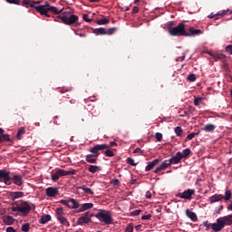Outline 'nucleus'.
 Here are the masks:
<instances>
[{
  "label": "nucleus",
  "mask_w": 232,
  "mask_h": 232,
  "mask_svg": "<svg viewBox=\"0 0 232 232\" xmlns=\"http://www.w3.org/2000/svg\"><path fill=\"white\" fill-rule=\"evenodd\" d=\"M93 208V203H84L80 208V213L82 211H86V209H92Z\"/></svg>",
  "instance_id": "obj_29"
},
{
  "label": "nucleus",
  "mask_w": 232,
  "mask_h": 232,
  "mask_svg": "<svg viewBox=\"0 0 232 232\" xmlns=\"http://www.w3.org/2000/svg\"><path fill=\"white\" fill-rule=\"evenodd\" d=\"M77 170H64L63 169H57L54 173L51 175V179L53 182H57L61 177H72V175H75Z\"/></svg>",
  "instance_id": "obj_5"
},
{
  "label": "nucleus",
  "mask_w": 232,
  "mask_h": 232,
  "mask_svg": "<svg viewBox=\"0 0 232 232\" xmlns=\"http://www.w3.org/2000/svg\"><path fill=\"white\" fill-rule=\"evenodd\" d=\"M50 6L52 8H54L55 11H53V9H47L46 14H41V15H45V17H50V14H48V12H53V14H55L56 15L59 14H62V15L58 16V19H61V21H63V24H67L68 26H73V24H75V23L79 21V16L75 14H72V9H70V7L64 10V8L58 9L55 6H52V5Z\"/></svg>",
  "instance_id": "obj_1"
},
{
  "label": "nucleus",
  "mask_w": 232,
  "mask_h": 232,
  "mask_svg": "<svg viewBox=\"0 0 232 232\" xmlns=\"http://www.w3.org/2000/svg\"><path fill=\"white\" fill-rule=\"evenodd\" d=\"M169 163L171 164H179L180 160H182V152L179 151L173 156L171 159L168 160Z\"/></svg>",
  "instance_id": "obj_19"
},
{
  "label": "nucleus",
  "mask_w": 232,
  "mask_h": 232,
  "mask_svg": "<svg viewBox=\"0 0 232 232\" xmlns=\"http://www.w3.org/2000/svg\"><path fill=\"white\" fill-rule=\"evenodd\" d=\"M86 162H89V164H95L97 162V158L93 154H88L85 157Z\"/></svg>",
  "instance_id": "obj_26"
},
{
  "label": "nucleus",
  "mask_w": 232,
  "mask_h": 232,
  "mask_svg": "<svg viewBox=\"0 0 232 232\" xmlns=\"http://www.w3.org/2000/svg\"><path fill=\"white\" fill-rule=\"evenodd\" d=\"M109 146V150H110V148H113V146H117V142H115V141H111L110 142V145H108Z\"/></svg>",
  "instance_id": "obj_61"
},
{
  "label": "nucleus",
  "mask_w": 232,
  "mask_h": 232,
  "mask_svg": "<svg viewBox=\"0 0 232 232\" xmlns=\"http://www.w3.org/2000/svg\"><path fill=\"white\" fill-rule=\"evenodd\" d=\"M14 205L16 206V207L11 208L12 211H19V212H20L19 201H15V202L14 203Z\"/></svg>",
  "instance_id": "obj_46"
},
{
  "label": "nucleus",
  "mask_w": 232,
  "mask_h": 232,
  "mask_svg": "<svg viewBox=\"0 0 232 232\" xmlns=\"http://www.w3.org/2000/svg\"><path fill=\"white\" fill-rule=\"evenodd\" d=\"M95 217L93 213L92 212H85L84 214L82 215L77 220V225L78 226H84V224H90L92 222V218Z\"/></svg>",
  "instance_id": "obj_11"
},
{
  "label": "nucleus",
  "mask_w": 232,
  "mask_h": 232,
  "mask_svg": "<svg viewBox=\"0 0 232 232\" xmlns=\"http://www.w3.org/2000/svg\"><path fill=\"white\" fill-rule=\"evenodd\" d=\"M200 182H202V179H198L195 182V186H197V188H202V184H200Z\"/></svg>",
  "instance_id": "obj_50"
},
{
  "label": "nucleus",
  "mask_w": 232,
  "mask_h": 232,
  "mask_svg": "<svg viewBox=\"0 0 232 232\" xmlns=\"http://www.w3.org/2000/svg\"><path fill=\"white\" fill-rule=\"evenodd\" d=\"M132 14H139V6H134L133 7Z\"/></svg>",
  "instance_id": "obj_60"
},
{
  "label": "nucleus",
  "mask_w": 232,
  "mask_h": 232,
  "mask_svg": "<svg viewBox=\"0 0 232 232\" xmlns=\"http://www.w3.org/2000/svg\"><path fill=\"white\" fill-rule=\"evenodd\" d=\"M218 222V225H216V227L219 228V231L226 227V226H232V214L221 217L216 220Z\"/></svg>",
  "instance_id": "obj_7"
},
{
  "label": "nucleus",
  "mask_w": 232,
  "mask_h": 232,
  "mask_svg": "<svg viewBox=\"0 0 232 232\" xmlns=\"http://www.w3.org/2000/svg\"><path fill=\"white\" fill-rule=\"evenodd\" d=\"M50 220H52V216L45 215V216L41 217L39 223L40 224H48V222H50Z\"/></svg>",
  "instance_id": "obj_28"
},
{
  "label": "nucleus",
  "mask_w": 232,
  "mask_h": 232,
  "mask_svg": "<svg viewBox=\"0 0 232 232\" xmlns=\"http://www.w3.org/2000/svg\"><path fill=\"white\" fill-rule=\"evenodd\" d=\"M11 182H13V184H14V186H18L19 188H21V186H23L24 181H23V176L19 175V174H12L11 176Z\"/></svg>",
  "instance_id": "obj_16"
},
{
  "label": "nucleus",
  "mask_w": 232,
  "mask_h": 232,
  "mask_svg": "<svg viewBox=\"0 0 232 232\" xmlns=\"http://www.w3.org/2000/svg\"><path fill=\"white\" fill-rule=\"evenodd\" d=\"M223 68L224 70H226L227 72H229V66L227 65V63L226 62L223 63Z\"/></svg>",
  "instance_id": "obj_58"
},
{
  "label": "nucleus",
  "mask_w": 232,
  "mask_h": 232,
  "mask_svg": "<svg viewBox=\"0 0 232 232\" xmlns=\"http://www.w3.org/2000/svg\"><path fill=\"white\" fill-rule=\"evenodd\" d=\"M95 23H97V24H100V25L108 24V23H110V20H108L107 18H102L101 20L95 21Z\"/></svg>",
  "instance_id": "obj_36"
},
{
  "label": "nucleus",
  "mask_w": 232,
  "mask_h": 232,
  "mask_svg": "<svg viewBox=\"0 0 232 232\" xmlns=\"http://www.w3.org/2000/svg\"><path fill=\"white\" fill-rule=\"evenodd\" d=\"M59 195V188L49 187L46 188V197H57Z\"/></svg>",
  "instance_id": "obj_18"
},
{
  "label": "nucleus",
  "mask_w": 232,
  "mask_h": 232,
  "mask_svg": "<svg viewBox=\"0 0 232 232\" xmlns=\"http://www.w3.org/2000/svg\"><path fill=\"white\" fill-rule=\"evenodd\" d=\"M168 29L169 30V28H171L173 26V22H169L168 24Z\"/></svg>",
  "instance_id": "obj_63"
},
{
  "label": "nucleus",
  "mask_w": 232,
  "mask_h": 232,
  "mask_svg": "<svg viewBox=\"0 0 232 232\" xmlns=\"http://www.w3.org/2000/svg\"><path fill=\"white\" fill-rule=\"evenodd\" d=\"M145 197H146V198H151V192L147 191Z\"/></svg>",
  "instance_id": "obj_62"
},
{
  "label": "nucleus",
  "mask_w": 232,
  "mask_h": 232,
  "mask_svg": "<svg viewBox=\"0 0 232 232\" xmlns=\"http://www.w3.org/2000/svg\"><path fill=\"white\" fill-rule=\"evenodd\" d=\"M18 208L20 209V213H22L24 217H26V215L32 211V207L26 201H19Z\"/></svg>",
  "instance_id": "obj_13"
},
{
  "label": "nucleus",
  "mask_w": 232,
  "mask_h": 232,
  "mask_svg": "<svg viewBox=\"0 0 232 232\" xmlns=\"http://www.w3.org/2000/svg\"><path fill=\"white\" fill-rule=\"evenodd\" d=\"M3 220L6 226H12L15 222V219L12 216H5Z\"/></svg>",
  "instance_id": "obj_27"
},
{
  "label": "nucleus",
  "mask_w": 232,
  "mask_h": 232,
  "mask_svg": "<svg viewBox=\"0 0 232 232\" xmlns=\"http://www.w3.org/2000/svg\"><path fill=\"white\" fill-rule=\"evenodd\" d=\"M175 133L178 137H182V133H183L182 127H179V126L176 127Z\"/></svg>",
  "instance_id": "obj_37"
},
{
  "label": "nucleus",
  "mask_w": 232,
  "mask_h": 232,
  "mask_svg": "<svg viewBox=\"0 0 232 232\" xmlns=\"http://www.w3.org/2000/svg\"><path fill=\"white\" fill-rule=\"evenodd\" d=\"M217 127L214 125V124H207V125H205L201 130H203V131H207V132H208V133H211V132H213V131H215V129H216Z\"/></svg>",
  "instance_id": "obj_24"
},
{
  "label": "nucleus",
  "mask_w": 232,
  "mask_h": 232,
  "mask_svg": "<svg viewBox=\"0 0 232 232\" xmlns=\"http://www.w3.org/2000/svg\"><path fill=\"white\" fill-rule=\"evenodd\" d=\"M21 5L26 8H28V6H31V8H35L39 14H46L47 9L53 10V12L56 10L54 7H51L48 2H46L44 5H42L40 1L32 2L30 0H22Z\"/></svg>",
  "instance_id": "obj_3"
},
{
  "label": "nucleus",
  "mask_w": 232,
  "mask_h": 232,
  "mask_svg": "<svg viewBox=\"0 0 232 232\" xmlns=\"http://www.w3.org/2000/svg\"><path fill=\"white\" fill-rule=\"evenodd\" d=\"M208 54L213 57V59H217V61H226L227 56L224 53H208Z\"/></svg>",
  "instance_id": "obj_22"
},
{
  "label": "nucleus",
  "mask_w": 232,
  "mask_h": 232,
  "mask_svg": "<svg viewBox=\"0 0 232 232\" xmlns=\"http://www.w3.org/2000/svg\"><path fill=\"white\" fill-rule=\"evenodd\" d=\"M169 166H171L169 163V160H165L160 166L156 168V169L154 170V173H159L160 171H163L164 169H168Z\"/></svg>",
  "instance_id": "obj_17"
},
{
  "label": "nucleus",
  "mask_w": 232,
  "mask_h": 232,
  "mask_svg": "<svg viewBox=\"0 0 232 232\" xmlns=\"http://www.w3.org/2000/svg\"><path fill=\"white\" fill-rule=\"evenodd\" d=\"M229 10H224L222 13L218 14L219 17H224V15H227Z\"/></svg>",
  "instance_id": "obj_53"
},
{
  "label": "nucleus",
  "mask_w": 232,
  "mask_h": 232,
  "mask_svg": "<svg viewBox=\"0 0 232 232\" xmlns=\"http://www.w3.org/2000/svg\"><path fill=\"white\" fill-rule=\"evenodd\" d=\"M111 184L112 186H120L121 181H119V179H112V180L111 181Z\"/></svg>",
  "instance_id": "obj_49"
},
{
  "label": "nucleus",
  "mask_w": 232,
  "mask_h": 232,
  "mask_svg": "<svg viewBox=\"0 0 232 232\" xmlns=\"http://www.w3.org/2000/svg\"><path fill=\"white\" fill-rule=\"evenodd\" d=\"M9 5H21V0H5Z\"/></svg>",
  "instance_id": "obj_41"
},
{
  "label": "nucleus",
  "mask_w": 232,
  "mask_h": 232,
  "mask_svg": "<svg viewBox=\"0 0 232 232\" xmlns=\"http://www.w3.org/2000/svg\"><path fill=\"white\" fill-rule=\"evenodd\" d=\"M82 19H83V21H86V23H95V20H93L92 18L90 19L88 17V14H83Z\"/></svg>",
  "instance_id": "obj_44"
},
{
  "label": "nucleus",
  "mask_w": 232,
  "mask_h": 232,
  "mask_svg": "<svg viewBox=\"0 0 232 232\" xmlns=\"http://www.w3.org/2000/svg\"><path fill=\"white\" fill-rule=\"evenodd\" d=\"M80 189H82V191H84V193H87L88 195H93V190H92V188H86V186L81 187Z\"/></svg>",
  "instance_id": "obj_35"
},
{
  "label": "nucleus",
  "mask_w": 232,
  "mask_h": 232,
  "mask_svg": "<svg viewBox=\"0 0 232 232\" xmlns=\"http://www.w3.org/2000/svg\"><path fill=\"white\" fill-rule=\"evenodd\" d=\"M202 226L206 227V231H209V229H212L213 232H220V228H218L217 226H218V221L216 223H209V221H204L202 223Z\"/></svg>",
  "instance_id": "obj_15"
},
{
  "label": "nucleus",
  "mask_w": 232,
  "mask_h": 232,
  "mask_svg": "<svg viewBox=\"0 0 232 232\" xmlns=\"http://www.w3.org/2000/svg\"><path fill=\"white\" fill-rule=\"evenodd\" d=\"M141 227H142V225H138V226L135 227V229L137 231H139V229H140Z\"/></svg>",
  "instance_id": "obj_64"
},
{
  "label": "nucleus",
  "mask_w": 232,
  "mask_h": 232,
  "mask_svg": "<svg viewBox=\"0 0 232 232\" xmlns=\"http://www.w3.org/2000/svg\"><path fill=\"white\" fill-rule=\"evenodd\" d=\"M186 215L193 222H197V220H198V218H197V214L189 209L186 210Z\"/></svg>",
  "instance_id": "obj_23"
},
{
  "label": "nucleus",
  "mask_w": 232,
  "mask_h": 232,
  "mask_svg": "<svg viewBox=\"0 0 232 232\" xmlns=\"http://www.w3.org/2000/svg\"><path fill=\"white\" fill-rule=\"evenodd\" d=\"M220 200H224V195L222 194H215L209 198L210 204H215V202H220Z\"/></svg>",
  "instance_id": "obj_20"
},
{
  "label": "nucleus",
  "mask_w": 232,
  "mask_h": 232,
  "mask_svg": "<svg viewBox=\"0 0 232 232\" xmlns=\"http://www.w3.org/2000/svg\"><path fill=\"white\" fill-rule=\"evenodd\" d=\"M88 171H90V173H97V171H101V167L97 165H90Z\"/></svg>",
  "instance_id": "obj_30"
},
{
  "label": "nucleus",
  "mask_w": 232,
  "mask_h": 232,
  "mask_svg": "<svg viewBox=\"0 0 232 232\" xmlns=\"http://www.w3.org/2000/svg\"><path fill=\"white\" fill-rule=\"evenodd\" d=\"M208 18H209V19H218V14H209V15H208Z\"/></svg>",
  "instance_id": "obj_57"
},
{
  "label": "nucleus",
  "mask_w": 232,
  "mask_h": 232,
  "mask_svg": "<svg viewBox=\"0 0 232 232\" xmlns=\"http://www.w3.org/2000/svg\"><path fill=\"white\" fill-rule=\"evenodd\" d=\"M158 162H160V160L156 159L152 161H150L145 168V171H151V169H154V167L157 165Z\"/></svg>",
  "instance_id": "obj_21"
},
{
  "label": "nucleus",
  "mask_w": 232,
  "mask_h": 232,
  "mask_svg": "<svg viewBox=\"0 0 232 232\" xmlns=\"http://www.w3.org/2000/svg\"><path fill=\"white\" fill-rule=\"evenodd\" d=\"M125 232H133V223L127 225Z\"/></svg>",
  "instance_id": "obj_47"
},
{
  "label": "nucleus",
  "mask_w": 232,
  "mask_h": 232,
  "mask_svg": "<svg viewBox=\"0 0 232 232\" xmlns=\"http://www.w3.org/2000/svg\"><path fill=\"white\" fill-rule=\"evenodd\" d=\"M106 150L103 152L105 157H115V153L111 151L110 149H105Z\"/></svg>",
  "instance_id": "obj_39"
},
{
  "label": "nucleus",
  "mask_w": 232,
  "mask_h": 232,
  "mask_svg": "<svg viewBox=\"0 0 232 232\" xmlns=\"http://www.w3.org/2000/svg\"><path fill=\"white\" fill-rule=\"evenodd\" d=\"M156 140H158V142H160V140H162V133L160 132H157L155 134Z\"/></svg>",
  "instance_id": "obj_48"
},
{
  "label": "nucleus",
  "mask_w": 232,
  "mask_h": 232,
  "mask_svg": "<svg viewBox=\"0 0 232 232\" xmlns=\"http://www.w3.org/2000/svg\"><path fill=\"white\" fill-rule=\"evenodd\" d=\"M151 218V214L144 215L141 217V220H150Z\"/></svg>",
  "instance_id": "obj_51"
},
{
  "label": "nucleus",
  "mask_w": 232,
  "mask_h": 232,
  "mask_svg": "<svg viewBox=\"0 0 232 232\" xmlns=\"http://www.w3.org/2000/svg\"><path fill=\"white\" fill-rule=\"evenodd\" d=\"M104 150H110V146H108V144H97L91 148L89 151L93 154L95 159H97L99 155H101V151L102 153H104Z\"/></svg>",
  "instance_id": "obj_8"
},
{
  "label": "nucleus",
  "mask_w": 232,
  "mask_h": 232,
  "mask_svg": "<svg viewBox=\"0 0 232 232\" xmlns=\"http://www.w3.org/2000/svg\"><path fill=\"white\" fill-rule=\"evenodd\" d=\"M6 232H17V230H15V228H14V227H8L5 229Z\"/></svg>",
  "instance_id": "obj_55"
},
{
  "label": "nucleus",
  "mask_w": 232,
  "mask_h": 232,
  "mask_svg": "<svg viewBox=\"0 0 232 232\" xmlns=\"http://www.w3.org/2000/svg\"><path fill=\"white\" fill-rule=\"evenodd\" d=\"M12 172L6 169H0V182H4L5 186H12L11 176Z\"/></svg>",
  "instance_id": "obj_9"
},
{
  "label": "nucleus",
  "mask_w": 232,
  "mask_h": 232,
  "mask_svg": "<svg viewBox=\"0 0 232 232\" xmlns=\"http://www.w3.org/2000/svg\"><path fill=\"white\" fill-rule=\"evenodd\" d=\"M24 133H26V130L24 129V127H22L20 130H18V132L16 134V139L18 140H21V139H23V135H24Z\"/></svg>",
  "instance_id": "obj_32"
},
{
  "label": "nucleus",
  "mask_w": 232,
  "mask_h": 232,
  "mask_svg": "<svg viewBox=\"0 0 232 232\" xmlns=\"http://www.w3.org/2000/svg\"><path fill=\"white\" fill-rule=\"evenodd\" d=\"M12 200H15V198H21L22 197H24V192L21 191H15L10 193Z\"/></svg>",
  "instance_id": "obj_25"
},
{
  "label": "nucleus",
  "mask_w": 232,
  "mask_h": 232,
  "mask_svg": "<svg viewBox=\"0 0 232 232\" xmlns=\"http://www.w3.org/2000/svg\"><path fill=\"white\" fill-rule=\"evenodd\" d=\"M133 153H144V150H141L140 148H136Z\"/></svg>",
  "instance_id": "obj_56"
},
{
  "label": "nucleus",
  "mask_w": 232,
  "mask_h": 232,
  "mask_svg": "<svg viewBox=\"0 0 232 232\" xmlns=\"http://www.w3.org/2000/svg\"><path fill=\"white\" fill-rule=\"evenodd\" d=\"M191 153V150L189 149H185L183 150V152L181 153V159H188Z\"/></svg>",
  "instance_id": "obj_34"
},
{
  "label": "nucleus",
  "mask_w": 232,
  "mask_h": 232,
  "mask_svg": "<svg viewBox=\"0 0 232 232\" xmlns=\"http://www.w3.org/2000/svg\"><path fill=\"white\" fill-rule=\"evenodd\" d=\"M10 135L8 134H2L0 135V144H3V142H10Z\"/></svg>",
  "instance_id": "obj_31"
},
{
  "label": "nucleus",
  "mask_w": 232,
  "mask_h": 232,
  "mask_svg": "<svg viewBox=\"0 0 232 232\" xmlns=\"http://www.w3.org/2000/svg\"><path fill=\"white\" fill-rule=\"evenodd\" d=\"M202 102V98L198 97L194 99V104L195 106H200V103Z\"/></svg>",
  "instance_id": "obj_45"
},
{
  "label": "nucleus",
  "mask_w": 232,
  "mask_h": 232,
  "mask_svg": "<svg viewBox=\"0 0 232 232\" xmlns=\"http://www.w3.org/2000/svg\"><path fill=\"white\" fill-rule=\"evenodd\" d=\"M60 93H66V92H72V89H60Z\"/></svg>",
  "instance_id": "obj_59"
},
{
  "label": "nucleus",
  "mask_w": 232,
  "mask_h": 232,
  "mask_svg": "<svg viewBox=\"0 0 232 232\" xmlns=\"http://www.w3.org/2000/svg\"><path fill=\"white\" fill-rule=\"evenodd\" d=\"M131 215H133V217H139V215H140V209L132 211Z\"/></svg>",
  "instance_id": "obj_52"
},
{
  "label": "nucleus",
  "mask_w": 232,
  "mask_h": 232,
  "mask_svg": "<svg viewBox=\"0 0 232 232\" xmlns=\"http://www.w3.org/2000/svg\"><path fill=\"white\" fill-rule=\"evenodd\" d=\"M195 195V189L188 188L183 192H179L176 195L179 198H184L185 200H191V197Z\"/></svg>",
  "instance_id": "obj_14"
},
{
  "label": "nucleus",
  "mask_w": 232,
  "mask_h": 232,
  "mask_svg": "<svg viewBox=\"0 0 232 232\" xmlns=\"http://www.w3.org/2000/svg\"><path fill=\"white\" fill-rule=\"evenodd\" d=\"M231 190H229L228 188H226L225 190V196H223V199L227 201V200H231Z\"/></svg>",
  "instance_id": "obj_33"
},
{
  "label": "nucleus",
  "mask_w": 232,
  "mask_h": 232,
  "mask_svg": "<svg viewBox=\"0 0 232 232\" xmlns=\"http://www.w3.org/2000/svg\"><path fill=\"white\" fill-rule=\"evenodd\" d=\"M60 204H63V206H67L69 209H77L79 208V201L77 199L70 198L68 200L66 199H62L60 200Z\"/></svg>",
  "instance_id": "obj_12"
},
{
  "label": "nucleus",
  "mask_w": 232,
  "mask_h": 232,
  "mask_svg": "<svg viewBox=\"0 0 232 232\" xmlns=\"http://www.w3.org/2000/svg\"><path fill=\"white\" fill-rule=\"evenodd\" d=\"M226 52H227L230 55H232V45H227L226 47Z\"/></svg>",
  "instance_id": "obj_54"
},
{
  "label": "nucleus",
  "mask_w": 232,
  "mask_h": 232,
  "mask_svg": "<svg viewBox=\"0 0 232 232\" xmlns=\"http://www.w3.org/2000/svg\"><path fill=\"white\" fill-rule=\"evenodd\" d=\"M126 162L130 166H137V163H135V160L133 159H131V158H127Z\"/></svg>",
  "instance_id": "obj_42"
},
{
  "label": "nucleus",
  "mask_w": 232,
  "mask_h": 232,
  "mask_svg": "<svg viewBox=\"0 0 232 232\" xmlns=\"http://www.w3.org/2000/svg\"><path fill=\"white\" fill-rule=\"evenodd\" d=\"M21 229L23 232L30 231V223H24V225H22Z\"/></svg>",
  "instance_id": "obj_38"
},
{
  "label": "nucleus",
  "mask_w": 232,
  "mask_h": 232,
  "mask_svg": "<svg viewBox=\"0 0 232 232\" xmlns=\"http://www.w3.org/2000/svg\"><path fill=\"white\" fill-rule=\"evenodd\" d=\"M169 34L173 37H193L195 35H200L202 30L190 27L187 31L186 24L179 23L176 27H169Z\"/></svg>",
  "instance_id": "obj_2"
},
{
  "label": "nucleus",
  "mask_w": 232,
  "mask_h": 232,
  "mask_svg": "<svg viewBox=\"0 0 232 232\" xmlns=\"http://www.w3.org/2000/svg\"><path fill=\"white\" fill-rule=\"evenodd\" d=\"M196 135H198V133H197V132H192V133L188 134V135L187 136V138H186V140H191L195 139V136H196Z\"/></svg>",
  "instance_id": "obj_43"
},
{
  "label": "nucleus",
  "mask_w": 232,
  "mask_h": 232,
  "mask_svg": "<svg viewBox=\"0 0 232 232\" xmlns=\"http://www.w3.org/2000/svg\"><path fill=\"white\" fill-rule=\"evenodd\" d=\"M56 218L62 224V226H67V227H70V222H68V218H66V213H64V208L63 207H60L56 208Z\"/></svg>",
  "instance_id": "obj_6"
},
{
  "label": "nucleus",
  "mask_w": 232,
  "mask_h": 232,
  "mask_svg": "<svg viewBox=\"0 0 232 232\" xmlns=\"http://www.w3.org/2000/svg\"><path fill=\"white\" fill-rule=\"evenodd\" d=\"M100 222H103V224H106L107 226H110V224H113V218H111V212L108 210H100L96 215H94Z\"/></svg>",
  "instance_id": "obj_4"
},
{
  "label": "nucleus",
  "mask_w": 232,
  "mask_h": 232,
  "mask_svg": "<svg viewBox=\"0 0 232 232\" xmlns=\"http://www.w3.org/2000/svg\"><path fill=\"white\" fill-rule=\"evenodd\" d=\"M188 81H189L190 82H195V81H197V76L195 75V73L188 74Z\"/></svg>",
  "instance_id": "obj_40"
},
{
  "label": "nucleus",
  "mask_w": 232,
  "mask_h": 232,
  "mask_svg": "<svg viewBox=\"0 0 232 232\" xmlns=\"http://www.w3.org/2000/svg\"><path fill=\"white\" fill-rule=\"evenodd\" d=\"M115 32H117L116 27H111L110 29L100 27L93 30V34H95V35H113Z\"/></svg>",
  "instance_id": "obj_10"
}]
</instances>
